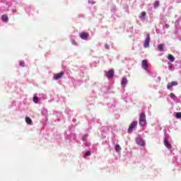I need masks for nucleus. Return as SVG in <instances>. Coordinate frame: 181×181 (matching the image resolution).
Segmentation results:
<instances>
[{"label":"nucleus","instance_id":"obj_18","mask_svg":"<svg viewBox=\"0 0 181 181\" xmlns=\"http://www.w3.org/2000/svg\"><path fill=\"white\" fill-rule=\"evenodd\" d=\"M168 68L170 71H174V68H173V64H170V65H168Z\"/></svg>","mask_w":181,"mask_h":181},{"label":"nucleus","instance_id":"obj_17","mask_svg":"<svg viewBox=\"0 0 181 181\" xmlns=\"http://www.w3.org/2000/svg\"><path fill=\"white\" fill-rule=\"evenodd\" d=\"M159 4H160V1H156V2H154L153 3V8H158V6H159Z\"/></svg>","mask_w":181,"mask_h":181},{"label":"nucleus","instance_id":"obj_20","mask_svg":"<svg viewBox=\"0 0 181 181\" xmlns=\"http://www.w3.org/2000/svg\"><path fill=\"white\" fill-rule=\"evenodd\" d=\"M170 97L171 99H173L174 100H175V99H176V95H174L173 93H171L170 94Z\"/></svg>","mask_w":181,"mask_h":181},{"label":"nucleus","instance_id":"obj_2","mask_svg":"<svg viewBox=\"0 0 181 181\" xmlns=\"http://www.w3.org/2000/svg\"><path fill=\"white\" fill-rule=\"evenodd\" d=\"M150 40H151L150 34L147 33L146 34V40H144V48L149 47Z\"/></svg>","mask_w":181,"mask_h":181},{"label":"nucleus","instance_id":"obj_21","mask_svg":"<svg viewBox=\"0 0 181 181\" xmlns=\"http://www.w3.org/2000/svg\"><path fill=\"white\" fill-rule=\"evenodd\" d=\"M19 66L21 67H24L25 66V62L24 61H20L19 62Z\"/></svg>","mask_w":181,"mask_h":181},{"label":"nucleus","instance_id":"obj_4","mask_svg":"<svg viewBox=\"0 0 181 181\" xmlns=\"http://www.w3.org/2000/svg\"><path fill=\"white\" fill-rule=\"evenodd\" d=\"M136 144L141 146H144L146 145L145 141L141 138H137L136 139Z\"/></svg>","mask_w":181,"mask_h":181},{"label":"nucleus","instance_id":"obj_19","mask_svg":"<svg viewBox=\"0 0 181 181\" xmlns=\"http://www.w3.org/2000/svg\"><path fill=\"white\" fill-rule=\"evenodd\" d=\"M175 118L180 119L181 118V112H178L175 113Z\"/></svg>","mask_w":181,"mask_h":181},{"label":"nucleus","instance_id":"obj_1","mask_svg":"<svg viewBox=\"0 0 181 181\" xmlns=\"http://www.w3.org/2000/svg\"><path fill=\"white\" fill-rule=\"evenodd\" d=\"M139 124L141 127H145L146 124V119L145 112L140 113L139 116Z\"/></svg>","mask_w":181,"mask_h":181},{"label":"nucleus","instance_id":"obj_24","mask_svg":"<svg viewBox=\"0 0 181 181\" xmlns=\"http://www.w3.org/2000/svg\"><path fill=\"white\" fill-rule=\"evenodd\" d=\"M146 16V13L145 11L141 12V16H140V18L143 17V16Z\"/></svg>","mask_w":181,"mask_h":181},{"label":"nucleus","instance_id":"obj_6","mask_svg":"<svg viewBox=\"0 0 181 181\" xmlns=\"http://www.w3.org/2000/svg\"><path fill=\"white\" fill-rule=\"evenodd\" d=\"M114 70L113 69H110L108 71V72H106L105 76L107 77L108 78H112L114 77Z\"/></svg>","mask_w":181,"mask_h":181},{"label":"nucleus","instance_id":"obj_22","mask_svg":"<svg viewBox=\"0 0 181 181\" xmlns=\"http://www.w3.org/2000/svg\"><path fill=\"white\" fill-rule=\"evenodd\" d=\"M33 101L35 102V103H37V102H38V97H36V96L33 97Z\"/></svg>","mask_w":181,"mask_h":181},{"label":"nucleus","instance_id":"obj_13","mask_svg":"<svg viewBox=\"0 0 181 181\" xmlns=\"http://www.w3.org/2000/svg\"><path fill=\"white\" fill-rule=\"evenodd\" d=\"M168 59L170 60V62H173L175 60V57H174L173 54H170L168 55Z\"/></svg>","mask_w":181,"mask_h":181},{"label":"nucleus","instance_id":"obj_15","mask_svg":"<svg viewBox=\"0 0 181 181\" xmlns=\"http://www.w3.org/2000/svg\"><path fill=\"white\" fill-rule=\"evenodd\" d=\"M25 122L26 124H32V119L29 117H25Z\"/></svg>","mask_w":181,"mask_h":181},{"label":"nucleus","instance_id":"obj_28","mask_svg":"<svg viewBox=\"0 0 181 181\" xmlns=\"http://www.w3.org/2000/svg\"><path fill=\"white\" fill-rule=\"evenodd\" d=\"M71 44L76 45V41H74L73 42H71Z\"/></svg>","mask_w":181,"mask_h":181},{"label":"nucleus","instance_id":"obj_9","mask_svg":"<svg viewBox=\"0 0 181 181\" xmlns=\"http://www.w3.org/2000/svg\"><path fill=\"white\" fill-rule=\"evenodd\" d=\"M128 83L127 78H122V81L120 82V85L122 88H125Z\"/></svg>","mask_w":181,"mask_h":181},{"label":"nucleus","instance_id":"obj_25","mask_svg":"<svg viewBox=\"0 0 181 181\" xmlns=\"http://www.w3.org/2000/svg\"><path fill=\"white\" fill-rule=\"evenodd\" d=\"M87 135L85 134L83 136H82V141H86Z\"/></svg>","mask_w":181,"mask_h":181},{"label":"nucleus","instance_id":"obj_10","mask_svg":"<svg viewBox=\"0 0 181 181\" xmlns=\"http://www.w3.org/2000/svg\"><path fill=\"white\" fill-rule=\"evenodd\" d=\"M142 68H143L144 70H146V71H147L148 69V61H146V59H144V60L142 61Z\"/></svg>","mask_w":181,"mask_h":181},{"label":"nucleus","instance_id":"obj_27","mask_svg":"<svg viewBox=\"0 0 181 181\" xmlns=\"http://www.w3.org/2000/svg\"><path fill=\"white\" fill-rule=\"evenodd\" d=\"M88 3H91L92 5H93L94 4H95V2H93V1H88Z\"/></svg>","mask_w":181,"mask_h":181},{"label":"nucleus","instance_id":"obj_11","mask_svg":"<svg viewBox=\"0 0 181 181\" xmlns=\"http://www.w3.org/2000/svg\"><path fill=\"white\" fill-rule=\"evenodd\" d=\"M164 146H166L167 148L170 149L172 148V144H170L167 139H164Z\"/></svg>","mask_w":181,"mask_h":181},{"label":"nucleus","instance_id":"obj_7","mask_svg":"<svg viewBox=\"0 0 181 181\" xmlns=\"http://www.w3.org/2000/svg\"><path fill=\"white\" fill-rule=\"evenodd\" d=\"M80 38L82 40H87L88 38H89V34L86 32H82L80 34Z\"/></svg>","mask_w":181,"mask_h":181},{"label":"nucleus","instance_id":"obj_16","mask_svg":"<svg viewBox=\"0 0 181 181\" xmlns=\"http://www.w3.org/2000/svg\"><path fill=\"white\" fill-rule=\"evenodd\" d=\"M121 150H122V148H121L120 145L116 144V146H115V151L119 153V151H121Z\"/></svg>","mask_w":181,"mask_h":181},{"label":"nucleus","instance_id":"obj_23","mask_svg":"<svg viewBox=\"0 0 181 181\" xmlns=\"http://www.w3.org/2000/svg\"><path fill=\"white\" fill-rule=\"evenodd\" d=\"M91 156V153L90 151H87L86 153H85V156Z\"/></svg>","mask_w":181,"mask_h":181},{"label":"nucleus","instance_id":"obj_3","mask_svg":"<svg viewBox=\"0 0 181 181\" xmlns=\"http://www.w3.org/2000/svg\"><path fill=\"white\" fill-rule=\"evenodd\" d=\"M138 122H132V124H130L129 129H128V133L131 134L132 131L137 127Z\"/></svg>","mask_w":181,"mask_h":181},{"label":"nucleus","instance_id":"obj_12","mask_svg":"<svg viewBox=\"0 0 181 181\" xmlns=\"http://www.w3.org/2000/svg\"><path fill=\"white\" fill-rule=\"evenodd\" d=\"M1 20H2V21H4V22H8V21H9V17H8L7 15L4 14V15H2V16H1Z\"/></svg>","mask_w":181,"mask_h":181},{"label":"nucleus","instance_id":"obj_5","mask_svg":"<svg viewBox=\"0 0 181 181\" xmlns=\"http://www.w3.org/2000/svg\"><path fill=\"white\" fill-rule=\"evenodd\" d=\"M64 74L65 73L64 72H60V73L54 74V80H59L62 78Z\"/></svg>","mask_w":181,"mask_h":181},{"label":"nucleus","instance_id":"obj_26","mask_svg":"<svg viewBox=\"0 0 181 181\" xmlns=\"http://www.w3.org/2000/svg\"><path fill=\"white\" fill-rule=\"evenodd\" d=\"M165 28H166L167 29H168V28H170L169 24H166V25H165Z\"/></svg>","mask_w":181,"mask_h":181},{"label":"nucleus","instance_id":"obj_14","mask_svg":"<svg viewBox=\"0 0 181 181\" xmlns=\"http://www.w3.org/2000/svg\"><path fill=\"white\" fill-rule=\"evenodd\" d=\"M163 47H165V44H161L158 45L157 49L160 52L163 50Z\"/></svg>","mask_w":181,"mask_h":181},{"label":"nucleus","instance_id":"obj_8","mask_svg":"<svg viewBox=\"0 0 181 181\" xmlns=\"http://www.w3.org/2000/svg\"><path fill=\"white\" fill-rule=\"evenodd\" d=\"M177 82L176 81H173L171 83H168V86H167V88L168 89H170L172 88L173 86H177Z\"/></svg>","mask_w":181,"mask_h":181}]
</instances>
